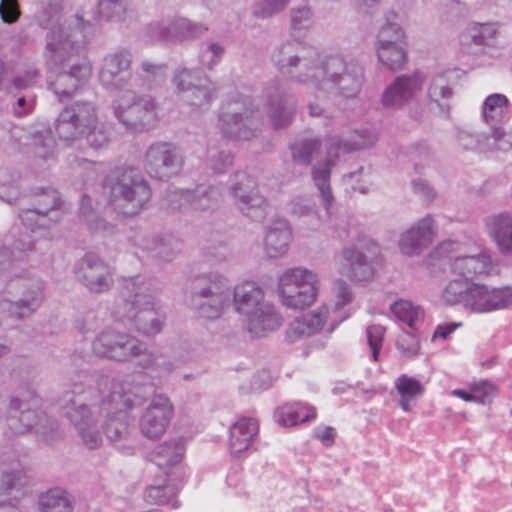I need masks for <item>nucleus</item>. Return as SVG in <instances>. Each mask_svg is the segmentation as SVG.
<instances>
[{
    "mask_svg": "<svg viewBox=\"0 0 512 512\" xmlns=\"http://www.w3.org/2000/svg\"><path fill=\"white\" fill-rule=\"evenodd\" d=\"M62 3L63 0H43L36 14L37 23L50 30L46 35L44 58L50 67L61 69L50 83L61 101L71 97L91 74L88 63L79 60L91 25L79 15H73L56 27L62 15Z\"/></svg>",
    "mask_w": 512,
    "mask_h": 512,
    "instance_id": "f257e3e1",
    "label": "nucleus"
},
{
    "mask_svg": "<svg viewBox=\"0 0 512 512\" xmlns=\"http://www.w3.org/2000/svg\"><path fill=\"white\" fill-rule=\"evenodd\" d=\"M271 59L281 74L329 96L354 98L364 83V69L358 61L341 55L321 57L295 41L275 47Z\"/></svg>",
    "mask_w": 512,
    "mask_h": 512,
    "instance_id": "f03ea898",
    "label": "nucleus"
},
{
    "mask_svg": "<svg viewBox=\"0 0 512 512\" xmlns=\"http://www.w3.org/2000/svg\"><path fill=\"white\" fill-rule=\"evenodd\" d=\"M185 294L190 305L207 320H217L230 310L248 320H279L275 306L264 300V291L253 282H242L233 289L230 282L217 271L192 276Z\"/></svg>",
    "mask_w": 512,
    "mask_h": 512,
    "instance_id": "7ed1b4c3",
    "label": "nucleus"
},
{
    "mask_svg": "<svg viewBox=\"0 0 512 512\" xmlns=\"http://www.w3.org/2000/svg\"><path fill=\"white\" fill-rule=\"evenodd\" d=\"M93 349L96 354L119 362L135 359L138 366L159 374L170 373L176 367V364L163 354L149 350L145 342L125 332H102L94 341Z\"/></svg>",
    "mask_w": 512,
    "mask_h": 512,
    "instance_id": "20e7f679",
    "label": "nucleus"
},
{
    "mask_svg": "<svg viewBox=\"0 0 512 512\" xmlns=\"http://www.w3.org/2000/svg\"><path fill=\"white\" fill-rule=\"evenodd\" d=\"M97 402V391L82 384H75L59 401L63 414L75 427L82 444L91 450L103 444V436L96 422Z\"/></svg>",
    "mask_w": 512,
    "mask_h": 512,
    "instance_id": "39448f33",
    "label": "nucleus"
},
{
    "mask_svg": "<svg viewBox=\"0 0 512 512\" xmlns=\"http://www.w3.org/2000/svg\"><path fill=\"white\" fill-rule=\"evenodd\" d=\"M104 187L113 208L126 216L140 213L152 196L148 181L134 167L115 169L106 177Z\"/></svg>",
    "mask_w": 512,
    "mask_h": 512,
    "instance_id": "423d86ee",
    "label": "nucleus"
},
{
    "mask_svg": "<svg viewBox=\"0 0 512 512\" xmlns=\"http://www.w3.org/2000/svg\"><path fill=\"white\" fill-rule=\"evenodd\" d=\"M143 398L122 386L114 384L97 411L104 416L102 428L111 442L127 440L133 430V418L129 410L141 405Z\"/></svg>",
    "mask_w": 512,
    "mask_h": 512,
    "instance_id": "0eeeda50",
    "label": "nucleus"
},
{
    "mask_svg": "<svg viewBox=\"0 0 512 512\" xmlns=\"http://www.w3.org/2000/svg\"><path fill=\"white\" fill-rule=\"evenodd\" d=\"M375 141V136L367 130L355 131L346 139H333L328 148L327 159L312 167L313 183L319 191L322 203L329 214L331 204L334 200L330 186L331 167L336 164L339 151L351 152L365 149L371 147Z\"/></svg>",
    "mask_w": 512,
    "mask_h": 512,
    "instance_id": "6e6552de",
    "label": "nucleus"
},
{
    "mask_svg": "<svg viewBox=\"0 0 512 512\" xmlns=\"http://www.w3.org/2000/svg\"><path fill=\"white\" fill-rule=\"evenodd\" d=\"M123 92L113 101L112 109L115 118L127 130L142 132L152 128L158 119V105L148 94Z\"/></svg>",
    "mask_w": 512,
    "mask_h": 512,
    "instance_id": "1a4fd4ad",
    "label": "nucleus"
},
{
    "mask_svg": "<svg viewBox=\"0 0 512 512\" xmlns=\"http://www.w3.org/2000/svg\"><path fill=\"white\" fill-rule=\"evenodd\" d=\"M456 241L448 240L440 243L428 257V264L433 265L435 261L449 259L451 273L459 276L465 281L476 277L488 276L495 272L496 266L492 261L490 252L480 249L472 255H461L451 258L450 253L458 249Z\"/></svg>",
    "mask_w": 512,
    "mask_h": 512,
    "instance_id": "9d476101",
    "label": "nucleus"
},
{
    "mask_svg": "<svg viewBox=\"0 0 512 512\" xmlns=\"http://www.w3.org/2000/svg\"><path fill=\"white\" fill-rule=\"evenodd\" d=\"M20 201L18 217L21 223L33 229H49L61 221L64 214V203L59 192L53 188H39L29 197V206Z\"/></svg>",
    "mask_w": 512,
    "mask_h": 512,
    "instance_id": "9b49d317",
    "label": "nucleus"
},
{
    "mask_svg": "<svg viewBox=\"0 0 512 512\" xmlns=\"http://www.w3.org/2000/svg\"><path fill=\"white\" fill-rule=\"evenodd\" d=\"M219 124L224 136L246 141L260 130L262 119L252 99L245 96L223 107Z\"/></svg>",
    "mask_w": 512,
    "mask_h": 512,
    "instance_id": "f8f14e48",
    "label": "nucleus"
},
{
    "mask_svg": "<svg viewBox=\"0 0 512 512\" xmlns=\"http://www.w3.org/2000/svg\"><path fill=\"white\" fill-rule=\"evenodd\" d=\"M132 53L118 49L106 54L99 69L98 78L109 91L133 92L140 89L141 76L132 71Z\"/></svg>",
    "mask_w": 512,
    "mask_h": 512,
    "instance_id": "ddd939ff",
    "label": "nucleus"
},
{
    "mask_svg": "<svg viewBox=\"0 0 512 512\" xmlns=\"http://www.w3.org/2000/svg\"><path fill=\"white\" fill-rule=\"evenodd\" d=\"M185 155L175 143L156 141L145 152L143 165L147 174L155 179L166 181L177 176L183 169Z\"/></svg>",
    "mask_w": 512,
    "mask_h": 512,
    "instance_id": "4468645a",
    "label": "nucleus"
},
{
    "mask_svg": "<svg viewBox=\"0 0 512 512\" xmlns=\"http://www.w3.org/2000/svg\"><path fill=\"white\" fill-rule=\"evenodd\" d=\"M97 119L94 102L77 100L62 109L56 119L55 130L61 140L71 143L82 138L87 129L96 125Z\"/></svg>",
    "mask_w": 512,
    "mask_h": 512,
    "instance_id": "2eb2a0df",
    "label": "nucleus"
},
{
    "mask_svg": "<svg viewBox=\"0 0 512 512\" xmlns=\"http://www.w3.org/2000/svg\"><path fill=\"white\" fill-rule=\"evenodd\" d=\"M173 83L180 100L191 107L207 108L216 98L215 85L198 69L177 70Z\"/></svg>",
    "mask_w": 512,
    "mask_h": 512,
    "instance_id": "dca6fc26",
    "label": "nucleus"
},
{
    "mask_svg": "<svg viewBox=\"0 0 512 512\" xmlns=\"http://www.w3.org/2000/svg\"><path fill=\"white\" fill-rule=\"evenodd\" d=\"M229 195L243 216L256 222L266 218L267 200L258 191L257 183L252 176L245 172L235 173L229 187Z\"/></svg>",
    "mask_w": 512,
    "mask_h": 512,
    "instance_id": "f3484780",
    "label": "nucleus"
},
{
    "mask_svg": "<svg viewBox=\"0 0 512 512\" xmlns=\"http://www.w3.org/2000/svg\"><path fill=\"white\" fill-rule=\"evenodd\" d=\"M265 111L274 130L287 128L293 121L297 100L280 80L270 81L264 89Z\"/></svg>",
    "mask_w": 512,
    "mask_h": 512,
    "instance_id": "a211bd4d",
    "label": "nucleus"
},
{
    "mask_svg": "<svg viewBox=\"0 0 512 512\" xmlns=\"http://www.w3.org/2000/svg\"><path fill=\"white\" fill-rule=\"evenodd\" d=\"M36 403L33 393H29V398L18 395L11 397L6 423L12 435H22L31 430L46 432L44 423L48 422L47 416L34 408Z\"/></svg>",
    "mask_w": 512,
    "mask_h": 512,
    "instance_id": "6ab92c4d",
    "label": "nucleus"
},
{
    "mask_svg": "<svg viewBox=\"0 0 512 512\" xmlns=\"http://www.w3.org/2000/svg\"><path fill=\"white\" fill-rule=\"evenodd\" d=\"M379 252V246L372 240L359 241L343 249L342 266L347 276L358 282L370 281L374 276V261Z\"/></svg>",
    "mask_w": 512,
    "mask_h": 512,
    "instance_id": "aec40b11",
    "label": "nucleus"
},
{
    "mask_svg": "<svg viewBox=\"0 0 512 512\" xmlns=\"http://www.w3.org/2000/svg\"><path fill=\"white\" fill-rule=\"evenodd\" d=\"M121 296L123 310L128 320L138 318L140 314H157L158 304L153 294L151 283L141 276L124 280Z\"/></svg>",
    "mask_w": 512,
    "mask_h": 512,
    "instance_id": "412c9836",
    "label": "nucleus"
},
{
    "mask_svg": "<svg viewBox=\"0 0 512 512\" xmlns=\"http://www.w3.org/2000/svg\"><path fill=\"white\" fill-rule=\"evenodd\" d=\"M77 279L91 292L103 293L113 285L109 265L93 252L85 253L75 264Z\"/></svg>",
    "mask_w": 512,
    "mask_h": 512,
    "instance_id": "4be33fe9",
    "label": "nucleus"
},
{
    "mask_svg": "<svg viewBox=\"0 0 512 512\" xmlns=\"http://www.w3.org/2000/svg\"><path fill=\"white\" fill-rule=\"evenodd\" d=\"M22 226H14L10 231L12 240V249L7 247L0 248V281L13 282L15 274L13 273V263L21 259L28 252H31L35 245V239L31 233L35 232L37 227L27 228ZM14 284L8 285L9 292L14 288Z\"/></svg>",
    "mask_w": 512,
    "mask_h": 512,
    "instance_id": "5701e85b",
    "label": "nucleus"
},
{
    "mask_svg": "<svg viewBox=\"0 0 512 512\" xmlns=\"http://www.w3.org/2000/svg\"><path fill=\"white\" fill-rule=\"evenodd\" d=\"M512 307V287L489 288L484 284H470L466 310L489 313Z\"/></svg>",
    "mask_w": 512,
    "mask_h": 512,
    "instance_id": "b1692460",
    "label": "nucleus"
},
{
    "mask_svg": "<svg viewBox=\"0 0 512 512\" xmlns=\"http://www.w3.org/2000/svg\"><path fill=\"white\" fill-rule=\"evenodd\" d=\"M208 27L200 22H192L186 18L175 17L150 23L147 27L148 36L153 41H183L201 37Z\"/></svg>",
    "mask_w": 512,
    "mask_h": 512,
    "instance_id": "393cba45",
    "label": "nucleus"
},
{
    "mask_svg": "<svg viewBox=\"0 0 512 512\" xmlns=\"http://www.w3.org/2000/svg\"><path fill=\"white\" fill-rule=\"evenodd\" d=\"M16 287L21 289V296L16 301L2 300L0 309L5 317L23 319L32 316L42 302V282L38 279L20 278Z\"/></svg>",
    "mask_w": 512,
    "mask_h": 512,
    "instance_id": "a878e982",
    "label": "nucleus"
},
{
    "mask_svg": "<svg viewBox=\"0 0 512 512\" xmlns=\"http://www.w3.org/2000/svg\"><path fill=\"white\" fill-rule=\"evenodd\" d=\"M423 81L424 77L418 71L397 76L383 91L382 105L388 109L404 107L422 90Z\"/></svg>",
    "mask_w": 512,
    "mask_h": 512,
    "instance_id": "bb28decb",
    "label": "nucleus"
},
{
    "mask_svg": "<svg viewBox=\"0 0 512 512\" xmlns=\"http://www.w3.org/2000/svg\"><path fill=\"white\" fill-rule=\"evenodd\" d=\"M173 416V406L163 395L155 396L139 421L141 433L149 439L162 436Z\"/></svg>",
    "mask_w": 512,
    "mask_h": 512,
    "instance_id": "cd10ccee",
    "label": "nucleus"
},
{
    "mask_svg": "<svg viewBox=\"0 0 512 512\" xmlns=\"http://www.w3.org/2000/svg\"><path fill=\"white\" fill-rule=\"evenodd\" d=\"M459 144L466 150L486 152L490 150L506 151L512 147V133H507L502 127H494L493 133L473 134L460 131L457 135Z\"/></svg>",
    "mask_w": 512,
    "mask_h": 512,
    "instance_id": "c85d7f7f",
    "label": "nucleus"
},
{
    "mask_svg": "<svg viewBox=\"0 0 512 512\" xmlns=\"http://www.w3.org/2000/svg\"><path fill=\"white\" fill-rule=\"evenodd\" d=\"M434 237V220L426 215L416 222L399 238V249L407 256L420 255L432 243Z\"/></svg>",
    "mask_w": 512,
    "mask_h": 512,
    "instance_id": "c756f323",
    "label": "nucleus"
},
{
    "mask_svg": "<svg viewBox=\"0 0 512 512\" xmlns=\"http://www.w3.org/2000/svg\"><path fill=\"white\" fill-rule=\"evenodd\" d=\"M488 235L502 254H512V213L493 214L485 218Z\"/></svg>",
    "mask_w": 512,
    "mask_h": 512,
    "instance_id": "7c9ffc66",
    "label": "nucleus"
},
{
    "mask_svg": "<svg viewBox=\"0 0 512 512\" xmlns=\"http://www.w3.org/2000/svg\"><path fill=\"white\" fill-rule=\"evenodd\" d=\"M291 238V229L286 220L273 221L265 237V251L268 257L277 258L286 254Z\"/></svg>",
    "mask_w": 512,
    "mask_h": 512,
    "instance_id": "2f4dec72",
    "label": "nucleus"
},
{
    "mask_svg": "<svg viewBox=\"0 0 512 512\" xmlns=\"http://www.w3.org/2000/svg\"><path fill=\"white\" fill-rule=\"evenodd\" d=\"M283 281L284 288L279 289V292L284 306L302 310L315 301L318 289L312 282L305 283L304 286H291L288 284V276Z\"/></svg>",
    "mask_w": 512,
    "mask_h": 512,
    "instance_id": "473e14b6",
    "label": "nucleus"
},
{
    "mask_svg": "<svg viewBox=\"0 0 512 512\" xmlns=\"http://www.w3.org/2000/svg\"><path fill=\"white\" fill-rule=\"evenodd\" d=\"M258 423L253 418H241L230 427V450L239 455L250 447L258 433Z\"/></svg>",
    "mask_w": 512,
    "mask_h": 512,
    "instance_id": "72a5a7b5",
    "label": "nucleus"
},
{
    "mask_svg": "<svg viewBox=\"0 0 512 512\" xmlns=\"http://www.w3.org/2000/svg\"><path fill=\"white\" fill-rule=\"evenodd\" d=\"M30 136L32 139L28 147L35 157L49 161L54 158L56 142L51 129L46 125L30 127Z\"/></svg>",
    "mask_w": 512,
    "mask_h": 512,
    "instance_id": "f704fd0d",
    "label": "nucleus"
},
{
    "mask_svg": "<svg viewBox=\"0 0 512 512\" xmlns=\"http://www.w3.org/2000/svg\"><path fill=\"white\" fill-rule=\"evenodd\" d=\"M274 418L282 426H295L315 419L316 409L302 402L289 403L279 407Z\"/></svg>",
    "mask_w": 512,
    "mask_h": 512,
    "instance_id": "c9c22d12",
    "label": "nucleus"
},
{
    "mask_svg": "<svg viewBox=\"0 0 512 512\" xmlns=\"http://www.w3.org/2000/svg\"><path fill=\"white\" fill-rule=\"evenodd\" d=\"M193 199L191 200V212L214 211L223 200V187L216 185H199L191 190Z\"/></svg>",
    "mask_w": 512,
    "mask_h": 512,
    "instance_id": "e433bc0d",
    "label": "nucleus"
},
{
    "mask_svg": "<svg viewBox=\"0 0 512 512\" xmlns=\"http://www.w3.org/2000/svg\"><path fill=\"white\" fill-rule=\"evenodd\" d=\"M452 72L446 71L435 75L428 86L427 95L430 102L435 103L441 112L448 111V101L453 96V89L450 81Z\"/></svg>",
    "mask_w": 512,
    "mask_h": 512,
    "instance_id": "4c0bfd02",
    "label": "nucleus"
},
{
    "mask_svg": "<svg viewBox=\"0 0 512 512\" xmlns=\"http://www.w3.org/2000/svg\"><path fill=\"white\" fill-rule=\"evenodd\" d=\"M28 477L17 463L11 469H3L0 476V493L11 495L15 500L25 495Z\"/></svg>",
    "mask_w": 512,
    "mask_h": 512,
    "instance_id": "58836bf2",
    "label": "nucleus"
},
{
    "mask_svg": "<svg viewBox=\"0 0 512 512\" xmlns=\"http://www.w3.org/2000/svg\"><path fill=\"white\" fill-rule=\"evenodd\" d=\"M140 246L143 250L148 251L152 257L170 261L175 256L179 243L171 236L150 235L143 238Z\"/></svg>",
    "mask_w": 512,
    "mask_h": 512,
    "instance_id": "ea45409f",
    "label": "nucleus"
},
{
    "mask_svg": "<svg viewBox=\"0 0 512 512\" xmlns=\"http://www.w3.org/2000/svg\"><path fill=\"white\" fill-rule=\"evenodd\" d=\"M184 452L185 447L182 440L165 441L154 448L151 460L160 468L170 467L180 463Z\"/></svg>",
    "mask_w": 512,
    "mask_h": 512,
    "instance_id": "a19ab883",
    "label": "nucleus"
},
{
    "mask_svg": "<svg viewBox=\"0 0 512 512\" xmlns=\"http://www.w3.org/2000/svg\"><path fill=\"white\" fill-rule=\"evenodd\" d=\"M509 100L504 94L494 93L489 95L483 103V119L491 126L500 127L498 124L507 116Z\"/></svg>",
    "mask_w": 512,
    "mask_h": 512,
    "instance_id": "79ce46f5",
    "label": "nucleus"
},
{
    "mask_svg": "<svg viewBox=\"0 0 512 512\" xmlns=\"http://www.w3.org/2000/svg\"><path fill=\"white\" fill-rule=\"evenodd\" d=\"M335 303L331 306H327L324 304L321 306L316 312H314L313 317L317 320H325L327 318L332 317V313H336L342 307L349 304L352 301L353 295L351 288L347 283L340 280L335 284ZM333 320H336V316H333Z\"/></svg>",
    "mask_w": 512,
    "mask_h": 512,
    "instance_id": "37998d69",
    "label": "nucleus"
},
{
    "mask_svg": "<svg viewBox=\"0 0 512 512\" xmlns=\"http://www.w3.org/2000/svg\"><path fill=\"white\" fill-rule=\"evenodd\" d=\"M377 56L379 61L390 70L401 69L406 62L405 41L377 46Z\"/></svg>",
    "mask_w": 512,
    "mask_h": 512,
    "instance_id": "c03bdc74",
    "label": "nucleus"
},
{
    "mask_svg": "<svg viewBox=\"0 0 512 512\" xmlns=\"http://www.w3.org/2000/svg\"><path fill=\"white\" fill-rule=\"evenodd\" d=\"M321 141L316 138H303L296 140L291 145V153L295 163L309 165L321 150Z\"/></svg>",
    "mask_w": 512,
    "mask_h": 512,
    "instance_id": "a18cd8bd",
    "label": "nucleus"
},
{
    "mask_svg": "<svg viewBox=\"0 0 512 512\" xmlns=\"http://www.w3.org/2000/svg\"><path fill=\"white\" fill-rule=\"evenodd\" d=\"M41 512H72L73 507L68 495L59 488L51 489L40 497Z\"/></svg>",
    "mask_w": 512,
    "mask_h": 512,
    "instance_id": "49530a36",
    "label": "nucleus"
},
{
    "mask_svg": "<svg viewBox=\"0 0 512 512\" xmlns=\"http://www.w3.org/2000/svg\"><path fill=\"white\" fill-rule=\"evenodd\" d=\"M326 323L327 322H290L286 329V340L293 343L310 337L322 330ZM328 323L330 325L327 330L328 332H332L335 329V325L332 322Z\"/></svg>",
    "mask_w": 512,
    "mask_h": 512,
    "instance_id": "de8ad7c7",
    "label": "nucleus"
},
{
    "mask_svg": "<svg viewBox=\"0 0 512 512\" xmlns=\"http://www.w3.org/2000/svg\"><path fill=\"white\" fill-rule=\"evenodd\" d=\"M406 327L402 328L396 340V347L404 357L418 355L420 343L414 331L417 329V322H404Z\"/></svg>",
    "mask_w": 512,
    "mask_h": 512,
    "instance_id": "09e8293b",
    "label": "nucleus"
},
{
    "mask_svg": "<svg viewBox=\"0 0 512 512\" xmlns=\"http://www.w3.org/2000/svg\"><path fill=\"white\" fill-rule=\"evenodd\" d=\"M396 320H423L426 317L422 306L408 299H398L389 305Z\"/></svg>",
    "mask_w": 512,
    "mask_h": 512,
    "instance_id": "8fccbe9b",
    "label": "nucleus"
},
{
    "mask_svg": "<svg viewBox=\"0 0 512 512\" xmlns=\"http://www.w3.org/2000/svg\"><path fill=\"white\" fill-rule=\"evenodd\" d=\"M97 8L105 20L121 22L129 10V0H97Z\"/></svg>",
    "mask_w": 512,
    "mask_h": 512,
    "instance_id": "3c124183",
    "label": "nucleus"
},
{
    "mask_svg": "<svg viewBox=\"0 0 512 512\" xmlns=\"http://www.w3.org/2000/svg\"><path fill=\"white\" fill-rule=\"evenodd\" d=\"M470 292V284L461 279L451 280L443 289L442 299L446 304H462L466 309V299Z\"/></svg>",
    "mask_w": 512,
    "mask_h": 512,
    "instance_id": "603ef678",
    "label": "nucleus"
},
{
    "mask_svg": "<svg viewBox=\"0 0 512 512\" xmlns=\"http://www.w3.org/2000/svg\"><path fill=\"white\" fill-rule=\"evenodd\" d=\"M496 29L493 24L474 23L466 28L461 35V42H472L475 45H485L494 37Z\"/></svg>",
    "mask_w": 512,
    "mask_h": 512,
    "instance_id": "864d4df0",
    "label": "nucleus"
},
{
    "mask_svg": "<svg viewBox=\"0 0 512 512\" xmlns=\"http://www.w3.org/2000/svg\"><path fill=\"white\" fill-rule=\"evenodd\" d=\"M314 23V13L312 9L303 5L294 7L290 11V27L292 33L295 35L297 32L306 31L312 27Z\"/></svg>",
    "mask_w": 512,
    "mask_h": 512,
    "instance_id": "5fc2aeb1",
    "label": "nucleus"
},
{
    "mask_svg": "<svg viewBox=\"0 0 512 512\" xmlns=\"http://www.w3.org/2000/svg\"><path fill=\"white\" fill-rule=\"evenodd\" d=\"M191 190L170 189L165 195V205L170 211L191 212Z\"/></svg>",
    "mask_w": 512,
    "mask_h": 512,
    "instance_id": "6e6d98bb",
    "label": "nucleus"
},
{
    "mask_svg": "<svg viewBox=\"0 0 512 512\" xmlns=\"http://www.w3.org/2000/svg\"><path fill=\"white\" fill-rule=\"evenodd\" d=\"M288 276L290 281H288L291 286H304L305 283L312 282V285L316 286L317 283V275L303 267H294L289 268L283 272V274L279 277L278 287L279 289L284 288V278Z\"/></svg>",
    "mask_w": 512,
    "mask_h": 512,
    "instance_id": "4d7b16f0",
    "label": "nucleus"
},
{
    "mask_svg": "<svg viewBox=\"0 0 512 512\" xmlns=\"http://www.w3.org/2000/svg\"><path fill=\"white\" fill-rule=\"evenodd\" d=\"M81 216L83 217L84 221L86 222L88 228L92 232H110L112 231L113 227L106 223L102 218H100L96 213H94L90 207V198L86 195L82 198L81 203Z\"/></svg>",
    "mask_w": 512,
    "mask_h": 512,
    "instance_id": "13d9d810",
    "label": "nucleus"
},
{
    "mask_svg": "<svg viewBox=\"0 0 512 512\" xmlns=\"http://www.w3.org/2000/svg\"><path fill=\"white\" fill-rule=\"evenodd\" d=\"M175 495L176 490L172 485H152L146 489L144 499L149 504L163 505L169 503Z\"/></svg>",
    "mask_w": 512,
    "mask_h": 512,
    "instance_id": "bf43d9fd",
    "label": "nucleus"
},
{
    "mask_svg": "<svg viewBox=\"0 0 512 512\" xmlns=\"http://www.w3.org/2000/svg\"><path fill=\"white\" fill-rule=\"evenodd\" d=\"M290 0H255L253 14L257 18L267 19L282 12Z\"/></svg>",
    "mask_w": 512,
    "mask_h": 512,
    "instance_id": "052dcab7",
    "label": "nucleus"
},
{
    "mask_svg": "<svg viewBox=\"0 0 512 512\" xmlns=\"http://www.w3.org/2000/svg\"><path fill=\"white\" fill-rule=\"evenodd\" d=\"M233 155L226 149H209L208 166L215 173H225L233 165Z\"/></svg>",
    "mask_w": 512,
    "mask_h": 512,
    "instance_id": "680f3d73",
    "label": "nucleus"
},
{
    "mask_svg": "<svg viewBox=\"0 0 512 512\" xmlns=\"http://www.w3.org/2000/svg\"><path fill=\"white\" fill-rule=\"evenodd\" d=\"M141 72L135 73V75L141 76L140 89L150 88L152 81L161 80L164 78L166 65L165 64H154L150 61H143L141 63Z\"/></svg>",
    "mask_w": 512,
    "mask_h": 512,
    "instance_id": "e2e57ef3",
    "label": "nucleus"
},
{
    "mask_svg": "<svg viewBox=\"0 0 512 512\" xmlns=\"http://www.w3.org/2000/svg\"><path fill=\"white\" fill-rule=\"evenodd\" d=\"M83 137L86 138L89 146L95 150L103 149L108 146L110 136L107 128L96 120V125L87 129Z\"/></svg>",
    "mask_w": 512,
    "mask_h": 512,
    "instance_id": "0e129e2a",
    "label": "nucleus"
},
{
    "mask_svg": "<svg viewBox=\"0 0 512 512\" xmlns=\"http://www.w3.org/2000/svg\"><path fill=\"white\" fill-rule=\"evenodd\" d=\"M225 54V48L218 42H209L199 54V61L202 66L213 69Z\"/></svg>",
    "mask_w": 512,
    "mask_h": 512,
    "instance_id": "69168bd1",
    "label": "nucleus"
},
{
    "mask_svg": "<svg viewBox=\"0 0 512 512\" xmlns=\"http://www.w3.org/2000/svg\"><path fill=\"white\" fill-rule=\"evenodd\" d=\"M386 328L381 324H372L366 329L367 342L371 349V357L373 361H378Z\"/></svg>",
    "mask_w": 512,
    "mask_h": 512,
    "instance_id": "338daca9",
    "label": "nucleus"
},
{
    "mask_svg": "<svg viewBox=\"0 0 512 512\" xmlns=\"http://www.w3.org/2000/svg\"><path fill=\"white\" fill-rule=\"evenodd\" d=\"M470 387L474 402L482 405L491 403L493 398L497 395L496 386L487 380L473 383Z\"/></svg>",
    "mask_w": 512,
    "mask_h": 512,
    "instance_id": "774afa93",
    "label": "nucleus"
}]
</instances>
